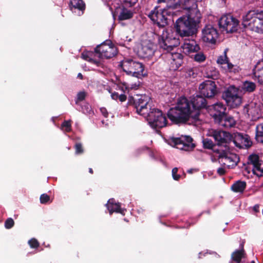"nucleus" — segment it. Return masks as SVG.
Here are the masks:
<instances>
[{"mask_svg": "<svg viewBox=\"0 0 263 263\" xmlns=\"http://www.w3.org/2000/svg\"><path fill=\"white\" fill-rule=\"evenodd\" d=\"M213 109L217 111V114L214 115H221L225 114L226 110V106L220 102H217L213 105Z\"/></svg>", "mask_w": 263, "mask_h": 263, "instance_id": "obj_35", "label": "nucleus"}, {"mask_svg": "<svg viewBox=\"0 0 263 263\" xmlns=\"http://www.w3.org/2000/svg\"><path fill=\"white\" fill-rule=\"evenodd\" d=\"M142 95H137L136 96L135 98H133V97L132 98V99L134 100V104L135 107L138 106V104H141V103H143V101H142V100H141V99H140V97Z\"/></svg>", "mask_w": 263, "mask_h": 263, "instance_id": "obj_48", "label": "nucleus"}, {"mask_svg": "<svg viewBox=\"0 0 263 263\" xmlns=\"http://www.w3.org/2000/svg\"><path fill=\"white\" fill-rule=\"evenodd\" d=\"M207 135L213 137L217 144L218 146H223L224 149L229 148V144L232 141V135L221 130L210 129L208 132Z\"/></svg>", "mask_w": 263, "mask_h": 263, "instance_id": "obj_6", "label": "nucleus"}, {"mask_svg": "<svg viewBox=\"0 0 263 263\" xmlns=\"http://www.w3.org/2000/svg\"><path fill=\"white\" fill-rule=\"evenodd\" d=\"M49 199H50V197L48 195H47L46 194H43L41 195V196L40 197V202L41 203H43V204L46 203L49 200Z\"/></svg>", "mask_w": 263, "mask_h": 263, "instance_id": "obj_49", "label": "nucleus"}, {"mask_svg": "<svg viewBox=\"0 0 263 263\" xmlns=\"http://www.w3.org/2000/svg\"><path fill=\"white\" fill-rule=\"evenodd\" d=\"M194 59L195 61L201 63L205 60L206 57L202 52H198L194 55Z\"/></svg>", "mask_w": 263, "mask_h": 263, "instance_id": "obj_39", "label": "nucleus"}, {"mask_svg": "<svg viewBox=\"0 0 263 263\" xmlns=\"http://www.w3.org/2000/svg\"><path fill=\"white\" fill-rule=\"evenodd\" d=\"M255 138L258 142L263 143V122L256 126Z\"/></svg>", "mask_w": 263, "mask_h": 263, "instance_id": "obj_33", "label": "nucleus"}, {"mask_svg": "<svg viewBox=\"0 0 263 263\" xmlns=\"http://www.w3.org/2000/svg\"><path fill=\"white\" fill-rule=\"evenodd\" d=\"M259 206L258 204H256L253 206V209L255 213H257L259 212Z\"/></svg>", "mask_w": 263, "mask_h": 263, "instance_id": "obj_56", "label": "nucleus"}, {"mask_svg": "<svg viewBox=\"0 0 263 263\" xmlns=\"http://www.w3.org/2000/svg\"><path fill=\"white\" fill-rule=\"evenodd\" d=\"M70 10L76 12V10H79V15H81L85 9V4L82 0H71L70 2Z\"/></svg>", "mask_w": 263, "mask_h": 263, "instance_id": "obj_25", "label": "nucleus"}, {"mask_svg": "<svg viewBox=\"0 0 263 263\" xmlns=\"http://www.w3.org/2000/svg\"><path fill=\"white\" fill-rule=\"evenodd\" d=\"M217 173L219 175H222L225 173L224 169L222 167H220L217 170Z\"/></svg>", "mask_w": 263, "mask_h": 263, "instance_id": "obj_55", "label": "nucleus"}, {"mask_svg": "<svg viewBox=\"0 0 263 263\" xmlns=\"http://www.w3.org/2000/svg\"><path fill=\"white\" fill-rule=\"evenodd\" d=\"M246 182L239 180L232 185L231 189L235 192L242 193L246 189Z\"/></svg>", "mask_w": 263, "mask_h": 263, "instance_id": "obj_31", "label": "nucleus"}, {"mask_svg": "<svg viewBox=\"0 0 263 263\" xmlns=\"http://www.w3.org/2000/svg\"><path fill=\"white\" fill-rule=\"evenodd\" d=\"M202 39L206 43L214 44L218 37V33L216 28L212 25H206L202 31Z\"/></svg>", "mask_w": 263, "mask_h": 263, "instance_id": "obj_16", "label": "nucleus"}, {"mask_svg": "<svg viewBox=\"0 0 263 263\" xmlns=\"http://www.w3.org/2000/svg\"><path fill=\"white\" fill-rule=\"evenodd\" d=\"M219 162L228 168L233 167L237 165L238 158L236 154L230 153V148L222 149L218 156Z\"/></svg>", "mask_w": 263, "mask_h": 263, "instance_id": "obj_14", "label": "nucleus"}, {"mask_svg": "<svg viewBox=\"0 0 263 263\" xmlns=\"http://www.w3.org/2000/svg\"><path fill=\"white\" fill-rule=\"evenodd\" d=\"M75 148L76 154H81L83 152L82 145L81 143H77L75 145Z\"/></svg>", "mask_w": 263, "mask_h": 263, "instance_id": "obj_52", "label": "nucleus"}, {"mask_svg": "<svg viewBox=\"0 0 263 263\" xmlns=\"http://www.w3.org/2000/svg\"><path fill=\"white\" fill-rule=\"evenodd\" d=\"M63 128H65V132H69L71 130L70 121H65L62 124Z\"/></svg>", "mask_w": 263, "mask_h": 263, "instance_id": "obj_44", "label": "nucleus"}, {"mask_svg": "<svg viewBox=\"0 0 263 263\" xmlns=\"http://www.w3.org/2000/svg\"><path fill=\"white\" fill-rule=\"evenodd\" d=\"M30 246L32 248H36L39 246L37 240L34 238L31 239L28 241Z\"/></svg>", "mask_w": 263, "mask_h": 263, "instance_id": "obj_47", "label": "nucleus"}, {"mask_svg": "<svg viewBox=\"0 0 263 263\" xmlns=\"http://www.w3.org/2000/svg\"><path fill=\"white\" fill-rule=\"evenodd\" d=\"M86 95V92L85 91H80L78 92L76 103L77 104L78 102L84 100L85 98Z\"/></svg>", "mask_w": 263, "mask_h": 263, "instance_id": "obj_43", "label": "nucleus"}, {"mask_svg": "<svg viewBox=\"0 0 263 263\" xmlns=\"http://www.w3.org/2000/svg\"><path fill=\"white\" fill-rule=\"evenodd\" d=\"M242 89L248 92H253L256 88V84L250 81H246L242 85Z\"/></svg>", "mask_w": 263, "mask_h": 263, "instance_id": "obj_36", "label": "nucleus"}, {"mask_svg": "<svg viewBox=\"0 0 263 263\" xmlns=\"http://www.w3.org/2000/svg\"><path fill=\"white\" fill-rule=\"evenodd\" d=\"M183 8L186 11V15L184 16L187 18L190 22L198 28L202 15L198 9L196 2L193 0H184Z\"/></svg>", "mask_w": 263, "mask_h": 263, "instance_id": "obj_3", "label": "nucleus"}, {"mask_svg": "<svg viewBox=\"0 0 263 263\" xmlns=\"http://www.w3.org/2000/svg\"><path fill=\"white\" fill-rule=\"evenodd\" d=\"M89 172L90 173L92 174L93 173L92 169L91 168H89Z\"/></svg>", "mask_w": 263, "mask_h": 263, "instance_id": "obj_61", "label": "nucleus"}, {"mask_svg": "<svg viewBox=\"0 0 263 263\" xmlns=\"http://www.w3.org/2000/svg\"><path fill=\"white\" fill-rule=\"evenodd\" d=\"M126 96L124 95V94H121L119 95V100L121 101V102H124L126 100Z\"/></svg>", "mask_w": 263, "mask_h": 263, "instance_id": "obj_53", "label": "nucleus"}, {"mask_svg": "<svg viewBox=\"0 0 263 263\" xmlns=\"http://www.w3.org/2000/svg\"><path fill=\"white\" fill-rule=\"evenodd\" d=\"M14 223V222L12 218H9L5 221V226L7 229H10L13 226Z\"/></svg>", "mask_w": 263, "mask_h": 263, "instance_id": "obj_46", "label": "nucleus"}, {"mask_svg": "<svg viewBox=\"0 0 263 263\" xmlns=\"http://www.w3.org/2000/svg\"><path fill=\"white\" fill-rule=\"evenodd\" d=\"M157 2H158V3H160L161 2H165V0H158Z\"/></svg>", "mask_w": 263, "mask_h": 263, "instance_id": "obj_60", "label": "nucleus"}, {"mask_svg": "<svg viewBox=\"0 0 263 263\" xmlns=\"http://www.w3.org/2000/svg\"><path fill=\"white\" fill-rule=\"evenodd\" d=\"M245 107L248 115L255 117L258 114L259 109L255 103L252 102L246 105Z\"/></svg>", "mask_w": 263, "mask_h": 263, "instance_id": "obj_30", "label": "nucleus"}, {"mask_svg": "<svg viewBox=\"0 0 263 263\" xmlns=\"http://www.w3.org/2000/svg\"><path fill=\"white\" fill-rule=\"evenodd\" d=\"M101 111H102V113L103 114L104 116L105 117H106V116H107L105 112V111H103V110H104V109H101ZM104 111H105V109H104Z\"/></svg>", "mask_w": 263, "mask_h": 263, "instance_id": "obj_59", "label": "nucleus"}, {"mask_svg": "<svg viewBox=\"0 0 263 263\" xmlns=\"http://www.w3.org/2000/svg\"><path fill=\"white\" fill-rule=\"evenodd\" d=\"M202 143L203 147L207 149H212L215 146L213 142L211 139L208 138L203 139Z\"/></svg>", "mask_w": 263, "mask_h": 263, "instance_id": "obj_38", "label": "nucleus"}, {"mask_svg": "<svg viewBox=\"0 0 263 263\" xmlns=\"http://www.w3.org/2000/svg\"><path fill=\"white\" fill-rule=\"evenodd\" d=\"M192 141L193 139L191 137L182 136L179 138H172L170 144L180 150L191 151L195 147V145L192 143Z\"/></svg>", "mask_w": 263, "mask_h": 263, "instance_id": "obj_13", "label": "nucleus"}, {"mask_svg": "<svg viewBox=\"0 0 263 263\" xmlns=\"http://www.w3.org/2000/svg\"><path fill=\"white\" fill-rule=\"evenodd\" d=\"M121 66L123 71L128 75L137 78L144 75V66L141 63L132 59H124L122 61Z\"/></svg>", "mask_w": 263, "mask_h": 263, "instance_id": "obj_5", "label": "nucleus"}, {"mask_svg": "<svg viewBox=\"0 0 263 263\" xmlns=\"http://www.w3.org/2000/svg\"><path fill=\"white\" fill-rule=\"evenodd\" d=\"M113 199H109L108 203L106 204L107 207L110 214H111L113 212H117L124 215L125 210L122 209L120 208V204L119 203H115Z\"/></svg>", "mask_w": 263, "mask_h": 263, "instance_id": "obj_27", "label": "nucleus"}, {"mask_svg": "<svg viewBox=\"0 0 263 263\" xmlns=\"http://www.w3.org/2000/svg\"><path fill=\"white\" fill-rule=\"evenodd\" d=\"M191 101L185 97H181L177 102V105L170 109L167 113L168 118L175 123L189 124L199 120V111L193 109Z\"/></svg>", "mask_w": 263, "mask_h": 263, "instance_id": "obj_1", "label": "nucleus"}, {"mask_svg": "<svg viewBox=\"0 0 263 263\" xmlns=\"http://www.w3.org/2000/svg\"><path fill=\"white\" fill-rule=\"evenodd\" d=\"M248 164L253 165L252 171L253 173L258 176L263 175V161L259 160V156L256 154L249 156Z\"/></svg>", "mask_w": 263, "mask_h": 263, "instance_id": "obj_19", "label": "nucleus"}, {"mask_svg": "<svg viewBox=\"0 0 263 263\" xmlns=\"http://www.w3.org/2000/svg\"><path fill=\"white\" fill-rule=\"evenodd\" d=\"M145 118L153 128H162L166 125L165 116L160 110L155 108L151 109Z\"/></svg>", "mask_w": 263, "mask_h": 263, "instance_id": "obj_7", "label": "nucleus"}, {"mask_svg": "<svg viewBox=\"0 0 263 263\" xmlns=\"http://www.w3.org/2000/svg\"><path fill=\"white\" fill-rule=\"evenodd\" d=\"M188 72H189V74L190 76H194V72H193V70H192V69L189 70V71H188Z\"/></svg>", "mask_w": 263, "mask_h": 263, "instance_id": "obj_57", "label": "nucleus"}, {"mask_svg": "<svg viewBox=\"0 0 263 263\" xmlns=\"http://www.w3.org/2000/svg\"><path fill=\"white\" fill-rule=\"evenodd\" d=\"M251 263H255L254 261H252Z\"/></svg>", "mask_w": 263, "mask_h": 263, "instance_id": "obj_63", "label": "nucleus"}, {"mask_svg": "<svg viewBox=\"0 0 263 263\" xmlns=\"http://www.w3.org/2000/svg\"><path fill=\"white\" fill-rule=\"evenodd\" d=\"M133 15V13L130 10L123 8L122 9L118 17L120 20H125L132 18Z\"/></svg>", "mask_w": 263, "mask_h": 263, "instance_id": "obj_34", "label": "nucleus"}, {"mask_svg": "<svg viewBox=\"0 0 263 263\" xmlns=\"http://www.w3.org/2000/svg\"><path fill=\"white\" fill-rule=\"evenodd\" d=\"M119 94L118 92H114L111 94V96L112 99L117 100L119 99Z\"/></svg>", "mask_w": 263, "mask_h": 263, "instance_id": "obj_54", "label": "nucleus"}, {"mask_svg": "<svg viewBox=\"0 0 263 263\" xmlns=\"http://www.w3.org/2000/svg\"><path fill=\"white\" fill-rule=\"evenodd\" d=\"M260 186L263 187V182L261 183Z\"/></svg>", "mask_w": 263, "mask_h": 263, "instance_id": "obj_62", "label": "nucleus"}, {"mask_svg": "<svg viewBox=\"0 0 263 263\" xmlns=\"http://www.w3.org/2000/svg\"><path fill=\"white\" fill-rule=\"evenodd\" d=\"M82 111L85 114H91L92 113L91 106L88 104H86L82 107Z\"/></svg>", "mask_w": 263, "mask_h": 263, "instance_id": "obj_42", "label": "nucleus"}, {"mask_svg": "<svg viewBox=\"0 0 263 263\" xmlns=\"http://www.w3.org/2000/svg\"><path fill=\"white\" fill-rule=\"evenodd\" d=\"M242 25L250 30L263 33V12L250 11L243 16Z\"/></svg>", "mask_w": 263, "mask_h": 263, "instance_id": "obj_2", "label": "nucleus"}, {"mask_svg": "<svg viewBox=\"0 0 263 263\" xmlns=\"http://www.w3.org/2000/svg\"><path fill=\"white\" fill-rule=\"evenodd\" d=\"M200 93L204 97L211 98L216 92V87L214 81L208 80L201 83L199 87Z\"/></svg>", "mask_w": 263, "mask_h": 263, "instance_id": "obj_17", "label": "nucleus"}, {"mask_svg": "<svg viewBox=\"0 0 263 263\" xmlns=\"http://www.w3.org/2000/svg\"><path fill=\"white\" fill-rule=\"evenodd\" d=\"M140 99L143 101V103L138 104V106L135 108L139 114L143 116L145 118L151 111V109H153L149 104V98L146 95H144L141 96Z\"/></svg>", "mask_w": 263, "mask_h": 263, "instance_id": "obj_20", "label": "nucleus"}, {"mask_svg": "<svg viewBox=\"0 0 263 263\" xmlns=\"http://www.w3.org/2000/svg\"><path fill=\"white\" fill-rule=\"evenodd\" d=\"M254 74L257 78L258 83L263 85V61L255 65Z\"/></svg>", "mask_w": 263, "mask_h": 263, "instance_id": "obj_28", "label": "nucleus"}, {"mask_svg": "<svg viewBox=\"0 0 263 263\" xmlns=\"http://www.w3.org/2000/svg\"><path fill=\"white\" fill-rule=\"evenodd\" d=\"M205 74L207 78L217 79L219 77V72L215 67H209L206 69Z\"/></svg>", "mask_w": 263, "mask_h": 263, "instance_id": "obj_32", "label": "nucleus"}, {"mask_svg": "<svg viewBox=\"0 0 263 263\" xmlns=\"http://www.w3.org/2000/svg\"><path fill=\"white\" fill-rule=\"evenodd\" d=\"M168 56L171 60V68L174 70L177 69L183 63V55L181 53L175 52L169 54Z\"/></svg>", "mask_w": 263, "mask_h": 263, "instance_id": "obj_23", "label": "nucleus"}, {"mask_svg": "<svg viewBox=\"0 0 263 263\" xmlns=\"http://www.w3.org/2000/svg\"><path fill=\"white\" fill-rule=\"evenodd\" d=\"M178 172V168L177 167H175L172 170V176L174 180H178L180 177L179 175H177V173Z\"/></svg>", "mask_w": 263, "mask_h": 263, "instance_id": "obj_51", "label": "nucleus"}, {"mask_svg": "<svg viewBox=\"0 0 263 263\" xmlns=\"http://www.w3.org/2000/svg\"><path fill=\"white\" fill-rule=\"evenodd\" d=\"M244 249L242 248L240 250L235 251L231 255L232 263H241V259L245 256Z\"/></svg>", "mask_w": 263, "mask_h": 263, "instance_id": "obj_29", "label": "nucleus"}, {"mask_svg": "<svg viewBox=\"0 0 263 263\" xmlns=\"http://www.w3.org/2000/svg\"><path fill=\"white\" fill-rule=\"evenodd\" d=\"M81 57L84 60L93 63L97 66H100L102 65L101 62L96 59V58H98L96 55V51L95 53L88 51L84 52L82 53Z\"/></svg>", "mask_w": 263, "mask_h": 263, "instance_id": "obj_26", "label": "nucleus"}, {"mask_svg": "<svg viewBox=\"0 0 263 263\" xmlns=\"http://www.w3.org/2000/svg\"><path fill=\"white\" fill-rule=\"evenodd\" d=\"M232 142L239 148L249 147L252 144L247 135L244 136L242 134L238 133L232 135Z\"/></svg>", "mask_w": 263, "mask_h": 263, "instance_id": "obj_21", "label": "nucleus"}, {"mask_svg": "<svg viewBox=\"0 0 263 263\" xmlns=\"http://www.w3.org/2000/svg\"><path fill=\"white\" fill-rule=\"evenodd\" d=\"M213 118L215 122L219 126L225 128H231L235 126L236 121L232 116L226 114L221 115H214Z\"/></svg>", "mask_w": 263, "mask_h": 263, "instance_id": "obj_18", "label": "nucleus"}, {"mask_svg": "<svg viewBox=\"0 0 263 263\" xmlns=\"http://www.w3.org/2000/svg\"><path fill=\"white\" fill-rule=\"evenodd\" d=\"M190 101L193 109H197L199 112L200 109L206 107V100L201 96L197 95L196 96L194 97Z\"/></svg>", "mask_w": 263, "mask_h": 263, "instance_id": "obj_24", "label": "nucleus"}, {"mask_svg": "<svg viewBox=\"0 0 263 263\" xmlns=\"http://www.w3.org/2000/svg\"><path fill=\"white\" fill-rule=\"evenodd\" d=\"M77 77L81 80L83 79V76L81 73H78Z\"/></svg>", "mask_w": 263, "mask_h": 263, "instance_id": "obj_58", "label": "nucleus"}, {"mask_svg": "<svg viewBox=\"0 0 263 263\" xmlns=\"http://www.w3.org/2000/svg\"><path fill=\"white\" fill-rule=\"evenodd\" d=\"M218 24L222 31L232 33L237 30L239 22L231 15H224L219 19Z\"/></svg>", "mask_w": 263, "mask_h": 263, "instance_id": "obj_12", "label": "nucleus"}, {"mask_svg": "<svg viewBox=\"0 0 263 263\" xmlns=\"http://www.w3.org/2000/svg\"><path fill=\"white\" fill-rule=\"evenodd\" d=\"M125 6L132 7L135 5L138 0H120Z\"/></svg>", "mask_w": 263, "mask_h": 263, "instance_id": "obj_41", "label": "nucleus"}, {"mask_svg": "<svg viewBox=\"0 0 263 263\" xmlns=\"http://www.w3.org/2000/svg\"><path fill=\"white\" fill-rule=\"evenodd\" d=\"M141 86V82L137 80L136 82L132 83L127 84L125 85V88L127 90H137Z\"/></svg>", "mask_w": 263, "mask_h": 263, "instance_id": "obj_37", "label": "nucleus"}, {"mask_svg": "<svg viewBox=\"0 0 263 263\" xmlns=\"http://www.w3.org/2000/svg\"><path fill=\"white\" fill-rule=\"evenodd\" d=\"M169 8L176 7L177 5H180L181 0H168Z\"/></svg>", "mask_w": 263, "mask_h": 263, "instance_id": "obj_45", "label": "nucleus"}, {"mask_svg": "<svg viewBox=\"0 0 263 263\" xmlns=\"http://www.w3.org/2000/svg\"><path fill=\"white\" fill-rule=\"evenodd\" d=\"M222 67L226 71L231 72L232 71L233 65L228 61L224 66H222Z\"/></svg>", "mask_w": 263, "mask_h": 263, "instance_id": "obj_50", "label": "nucleus"}, {"mask_svg": "<svg viewBox=\"0 0 263 263\" xmlns=\"http://www.w3.org/2000/svg\"><path fill=\"white\" fill-rule=\"evenodd\" d=\"M222 98L228 105L233 108L238 107L242 102L241 98L238 95V90L234 86L229 87L223 93Z\"/></svg>", "mask_w": 263, "mask_h": 263, "instance_id": "obj_11", "label": "nucleus"}, {"mask_svg": "<svg viewBox=\"0 0 263 263\" xmlns=\"http://www.w3.org/2000/svg\"><path fill=\"white\" fill-rule=\"evenodd\" d=\"M155 46L151 41L145 40L142 41L138 50V54L142 58H149L154 53Z\"/></svg>", "mask_w": 263, "mask_h": 263, "instance_id": "obj_15", "label": "nucleus"}, {"mask_svg": "<svg viewBox=\"0 0 263 263\" xmlns=\"http://www.w3.org/2000/svg\"><path fill=\"white\" fill-rule=\"evenodd\" d=\"M183 52L185 54L197 52L200 50V47L195 40H186L181 45Z\"/></svg>", "mask_w": 263, "mask_h": 263, "instance_id": "obj_22", "label": "nucleus"}, {"mask_svg": "<svg viewBox=\"0 0 263 263\" xmlns=\"http://www.w3.org/2000/svg\"><path fill=\"white\" fill-rule=\"evenodd\" d=\"M98 58L109 59L115 56L117 50L115 45L110 41H107L98 46L96 49Z\"/></svg>", "mask_w": 263, "mask_h": 263, "instance_id": "obj_10", "label": "nucleus"}, {"mask_svg": "<svg viewBox=\"0 0 263 263\" xmlns=\"http://www.w3.org/2000/svg\"><path fill=\"white\" fill-rule=\"evenodd\" d=\"M228 61V58L227 57L226 54V51H225L224 52V54L222 55L219 56L217 60V63L221 65H224Z\"/></svg>", "mask_w": 263, "mask_h": 263, "instance_id": "obj_40", "label": "nucleus"}, {"mask_svg": "<svg viewBox=\"0 0 263 263\" xmlns=\"http://www.w3.org/2000/svg\"><path fill=\"white\" fill-rule=\"evenodd\" d=\"M175 26L177 32L182 37L192 35L197 30V27L184 16L176 21Z\"/></svg>", "mask_w": 263, "mask_h": 263, "instance_id": "obj_4", "label": "nucleus"}, {"mask_svg": "<svg viewBox=\"0 0 263 263\" xmlns=\"http://www.w3.org/2000/svg\"><path fill=\"white\" fill-rule=\"evenodd\" d=\"M158 44L160 47L167 51H171L174 47L179 44L178 39L173 36L166 30H163L158 35Z\"/></svg>", "mask_w": 263, "mask_h": 263, "instance_id": "obj_9", "label": "nucleus"}, {"mask_svg": "<svg viewBox=\"0 0 263 263\" xmlns=\"http://www.w3.org/2000/svg\"><path fill=\"white\" fill-rule=\"evenodd\" d=\"M171 13L168 9H160L159 7L156 6L148 16L158 26L163 27L167 24V15H169Z\"/></svg>", "mask_w": 263, "mask_h": 263, "instance_id": "obj_8", "label": "nucleus"}]
</instances>
